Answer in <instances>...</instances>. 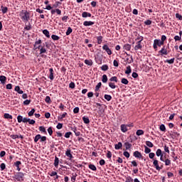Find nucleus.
<instances>
[{
  "instance_id": "1",
  "label": "nucleus",
  "mask_w": 182,
  "mask_h": 182,
  "mask_svg": "<svg viewBox=\"0 0 182 182\" xmlns=\"http://www.w3.org/2000/svg\"><path fill=\"white\" fill-rule=\"evenodd\" d=\"M19 16L21 21L26 23L31 20V12L27 10H21L19 13Z\"/></svg>"
},
{
  "instance_id": "2",
  "label": "nucleus",
  "mask_w": 182,
  "mask_h": 182,
  "mask_svg": "<svg viewBox=\"0 0 182 182\" xmlns=\"http://www.w3.org/2000/svg\"><path fill=\"white\" fill-rule=\"evenodd\" d=\"M24 176L25 174L23 173L18 172L14 175L13 178H15L16 180H17V181H23Z\"/></svg>"
},
{
  "instance_id": "3",
  "label": "nucleus",
  "mask_w": 182,
  "mask_h": 182,
  "mask_svg": "<svg viewBox=\"0 0 182 182\" xmlns=\"http://www.w3.org/2000/svg\"><path fill=\"white\" fill-rule=\"evenodd\" d=\"M102 49L107 52V55H112V50L109 49V46L105 44L102 46Z\"/></svg>"
},
{
  "instance_id": "4",
  "label": "nucleus",
  "mask_w": 182,
  "mask_h": 182,
  "mask_svg": "<svg viewBox=\"0 0 182 182\" xmlns=\"http://www.w3.org/2000/svg\"><path fill=\"white\" fill-rule=\"evenodd\" d=\"M133 156L136 159H143V155H141V153L139 151H135L133 154Z\"/></svg>"
},
{
  "instance_id": "5",
  "label": "nucleus",
  "mask_w": 182,
  "mask_h": 182,
  "mask_svg": "<svg viewBox=\"0 0 182 182\" xmlns=\"http://www.w3.org/2000/svg\"><path fill=\"white\" fill-rule=\"evenodd\" d=\"M159 53H160L161 55V56H163V55H168V52H167V48H166V46H164L159 51Z\"/></svg>"
},
{
  "instance_id": "6",
  "label": "nucleus",
  "mask_w": 182,
  "mask_h": 182,
  "mask_svg": "<svg viewBox=\"0 0 182 182\" xmlns=\"http://www.w3.org/2000/svg\"><path fill=\"white\" fill-rule=\"evenodd\" d=\"M142 48H143V46L141 45V42L136 41V46H134V50H141Z\"/></svg>"
},
{
  "instance_id": "7",
  "label": "nucleus",
  "mask_w": 182,
  "mask_h": 182,
  "mask_svg": "<svg viewBox=\"0 0 182 182\" xmlns=\"http://www.w3.org/2000/svg\"><path fill=\"white\" fill-rule=\"evenodd\" d=\"M153 164H154L156 170H158L159 171H160V170H161V168L160 167V166H159V161L157 159L154 160Z\"/></svg>"
},
{
  "instance_id": "8",
  "label": "nucleus",
  "mask_w": 182,
  "mask_h": 182,
  "mask_svg": "<svg viewBox=\"0 0 182 182\" xmlns=\"http://www.w3.org/2000/svg\"><path fill=\"white\" fill-rule=\"evenodd\" d=\"M51 15H55V14H57V15H62V11H60V9H51Z\"/></svg>"
},
{
  "instance_id": "9",
  "label": "nucleus",
  "mask_w": 182,
  "mask_h": 182,
  "mask_svg": "<svg viewBox=\"0 0 182 182\" xmlns=\"http://www.w3.org/2000/svg\"><path fill=\"white\" fill-rule=\"evenodd\" d=\"M65 156L69 158V160L73 159V155H72L70 149H67V151H65Z\"/></svg>"
},
{
  "instance_id": "10",
  "label": "nucleus",
  "mask_w": 182,
  "mask_h": 182,
  "mask_svg": "<svg viewBox=\"0 0 182 182\" xmlns=\"http://www.w3.org/2000/svg\"><path fill=\"white\" fill-rule=\"evenodd\" d=\"M21 164H22V162H21L20 161H17L14 163V166H16L17 171H21Z\"/></svg>"
},
{
  "instance_id": "11",
  "label": "nucleus",
  "mask_w": 182,
  "mask_h": 182,
  "mask_svg": "<svg viewBox=\"0 0 182 182\" xmlns=\"http://www.w3.org/2000/svg\"><path fill=\"white\" fill-rule=\"evenodd\" d=\"M129 130V128L127 127V124H122L121 125V131L122 133H126Z\"/></svg>"
},
{
  "instance_id": "12",
  "label": "nucleus",
  "mask_w": 182,
  "mask_h": 182,
  "mask_svg": "<svg viewBox=\"0 0 182 182\" xmlns=\"http://www.w3.org/2000/svg\"><path fill=\"white\" fill-rule=\"evenodd\" d=\"M50 75H49V79L50 80H53L55 79V77L53 76V68L49 69Z\"/></svg>"
},
{
  "instance_id": "13",
  "label": "nucleus",
  "mask_w": 182,
  "mask_h": 182,
  "mask_svg": "<svg viewBox=\"0 0 182 182\" xmlns=\"http://www.w3.org/2000/svg\"><path fill=\"white\" fill-rule=\"evenodd\" d=\"M82 18H90L92 16V14L87 11H84L82 14Z\"/></svg>"
},
{
  "instance_id": "14",
  "label": "nucleus",
  "mask_w": 182,
  "mask_h": 182,
  "mask_svg": "<svg viewBox=\"0 0 182 182\" xmlns=\"http://www.w3.org/2000/svg\"><path fill=\"white\" fill-rule=\"evenodd\" d=\"M15 92H17L19 95H23V91L21 90L19 86H16L14 88Z\"/></svg>"
},
{
  "instance_id": "15",
  "label": "nucleus",
  "mask_w": 182,
  "mask_h": 182,
  "mask_svg": "<svg viewBox=\"0 0 182 182\" xmlns=\"http://www.w3.org/2000/svg\"><path fill=\"white\" fill-rule=\"evenodd\" d=\"M154 42L159 47L164 45V43L160 39H155Z\"/></svg>"
},
{
  "instance_id": "16",
  "label": "nucleus",
  "mask_w": 182,
  "mask_h": 182,
  "mask_svg": "<svg viewBox=\"0 0 182 182\" xmlns=\"http://www.w3.org/2000/svg\"><path fill=\"white\" fill-rule=\"evenodd\" d=\"M122 147H123V144H122V142H118V144L114 145L115 150H120Z\"/></svg>"
},
{
  "instance_id": "17",
  "label": "nucleus",
  "mask_w": 182,
  "mask_h": 182,
  "mask_svg": "<svg viewBox=\"0 0 182 182\" xmlns=\"http://www.w3.org/2000/svg\"><path fill=\"white\" fill-rule=\"evenodd\" d=\"M84 26H92V25H95V22L93 21H84Z\"/></svg>"
},
{
  "instance_id": "18",
  "label": "nucleus",
  "mask_w": 182,
  "mask_h": 182,
  "mask_svg": "<svg viewBox=\"0 0 182 182\" xmlns=\"http://www.w3.org/2000/svg\"><path fill=\"white\" fill-rule=\"evenodd\" d=\"M124 146H125L126 150H130L132 149V144L129 142H125Z\"/></svg>"
},
{
  "instance_id": "19",
  "label": "nucleus",
  "mask_w": 182,
  "mask_h": 182,
  "mask_svg": "<svg viewBox=\"0 0 182 182\" xmlns=\"http://www.w3.org/2000/svg\"><path fill=\"white\" fill-rule=\"evenodd\" d=\"M68 114V113L64 112L63 114H61L60 116L58 117V120L59 122L62 121V119H65V117H66V115Z\"/></svg>"
},
{
  "instance_id": "20",
  "label": "nucleus",
  "mask_w": 182,
  "mask_h": 182,
  "mask_svg": "<svg viewBox=\"0 0 182 182\" xmlns=\"http://www.w3.org/2000/svg\"><path fill=\"white\" fill-rule=\"evenodd\" d=\"M132 73V67L130 65H128L127 67V70L125 71L126 75H130Z\"/></svg>"
},
{
  "instance_id": "21",
  "label": "nucleus",
  "mask_w": 182,
  "mask_h": 182,
  "mask_svg": "<svg viewBox=\"0 0 182 182\" xmlns=\"http://www.w3.org/2000/svg\"><path fill=\"white\" fill-rule=\"evenodd\" d=\"M43 35H45V36H46V38H50V34L49 33V31H48L47 29L43 30Z\"/></svg>"
},
{
  "instance_id": "22",
  "label": "nucleus",
  "mask_w": 182,
  "mask_h": 182,
  "mask_svg": "<svg viewBox=\"0 0 182 182\" xmlns=\"http://www.w3.org/2000/svg\"><path fill=\"white\" fill-rule=\"evenodd\" d=\"M82 120L85 124H89L90 123V120H89V117H83Z\"/></svg>"
},
{
  "instance_id": "23",
  "label": "nucleus",
  "mask_w": 182,
  "mask_h": 182,
  "mask_svg": "<svg viewBox=\"0 0 182 182\" xmlns=\"http://www.w3.org/2000/svg\"><path fill=\"white\" fill-rule=\"evenodd\" d=\"M174 60H176V58H171L170 60H166L165 63H168L169 65H173L174 63Z\"/></svg>"
},
{
  "instance_id": "24",
  "label": "nucleus",
  "mask_w": 182,
  "mask_h": 182,
  "mask_svg": "<svg viewBox=\"0 0 182 182\" xmlns=\"http://www.w3.org/2000/svg\"><path fill=\"white\" fill-rule=\"evenodd\" d=\"M31 29H32V25L31 24V23H28V25L26 24V26L24 27V30L25 31H31Z\"/></svg>"
},
{
  "instance_id": "25",
  "label": "nucleus",
  "mask_w": 182,
  "mask_h": 182,
  "mask_svg": "<svg viewBox=\"0 0 182 182\" xmlns=\"http://www.w3.org/2000/svg\"><path fill=\"white\" fill-rule=\"evenodd\" d=\"M76 177H77V174L76 173H73L71 176V181L72 182L76 181Z\"/></svg>"
},
{
  "instance_id": "26",
  "label": "nucleus",
  "mask_w": 182,
  "mask_h": 182,
  "mask_svg": "<svg viewBox=\"0 0 182 182\" xmlns=\"http://www.w3.org/2000/svg\"><path fill=\"white\" fill-rule=\"evenodd\" d=\"M144 39V37L139 35L137 38L135 39L136 42H143V40Z\"/></svg>"
},
{
  "instance_id": "27",
  "label": "nucleus",
  "mask_w": 182,
  "mask_h": 182,
  "mask_svg": "<svg viewBox=\"0 0 182 182\" xmlns=\"http://www.w3.org/2000/svg\"><path fill=\"white\" fill-rule=\"evenodd\" d=\"M41 43H42V40H38L36 41L35 46H36V45H39L38 47L36 48V49H41Z\"/></svg>"
},
{
  "instance_id": "28",
  "label": "nucleus",
  "mask_w": 182,
  "mask_h": 182,
  "mask_svg": "<svg viewBox=\"0 0 182 182\" xmlns=\"http://www.w3.org/2000/svg\"><path fill=\"white\" fill-rule=\"evenodd\" d=\"M54 166L55 167H58V166H59V158H58V156H55Z\"/></svg>"
},
{
  "instance_id": "29",
  "label": "nucleus",
  "mask_w": 182,
  "mask_h": 182,
  "mask_svg": "<svg viewBox=\"0 0 182 182\" xmlns=\"http://www.w3.org/2000/svg\"><path fill=\"white\" fill-rule=\"evenodd\" d=\"M124 49L125 50H130L132 49V45H130V44H124Z\"/></svg>"
},
{
  "instance_id": "30",
  "label": "nucleus",
  "mask_w": 182,
  "mask_h": 182,
  "mask_svg": "<svg viewBox=\"0 0 182 182\" xmlns=\"http://www.w3.org/2000/svg\"><path fill=\"white\" fill-rule=\"evenodd\" d=\"M136 136H143L144 134V131L142 129H138L136 132Z\"/></svg>"
},
{
  "instance_id": "31",
  "label": "nucleus",
  "mask_w": 182,
  "mask_h": 182,
  "mask_svg": "<svg viewBox=\"0 0 182 182\" xmlns=\"http://www.w3.org/2000/svg\"><path fill=\"white\" fill-rule=\"evenodd\" d=\"M97 40L98 45H101L102 42H103V36H98L97 38Z\"/></svg>"
},
{
  "instance_id": "32",
  "label": "nucleus",
  "mask_w": 182,
  "mask_h": 182,
  "mask_svg": "<svg viewBox=\"0 0 182 182\" xmlns=\"http://www.w3.org/2000/svg\"><path fill=\"white\" fill-rule=\"evenodd\" d=\"M85 63L88 66H92V65H93V62L92 61V60H85Z\"/></svg>"
},
{
  "instance_id": "33",
  "label": "nucleus",
  "mask_w": 182,
  "mask_h": 182,
  "mask_svg": "<svg viewBox=\"0 0 182 182\" xmlns=\"http://www.w3.org/2000/svg\"><path fill=\"white\" fill-rule=\"evenodd\" d=\"M51 38L53 39V41H59L60 39V37L57 35L53 34L51 36Z\"/></svg>"
},
{
  "instance_id": "34",
  "label": "nucleus",
  "mask_w": 182,
  "mask_h": 182,
  "mask_svg": "<svg viewBox=\"0 0 182 182\" xmlns=\"http://www.w3.org/2000/svg\"><path fill=\"white\" fill-rule=\"evenodd\" d=\"M102 83H107V75L105 74L102 75Z\"/></svg>"
},
{
  "instance_id": "35",
  "label": "nucleus",
  "mask_w": 182,
  "mask_h": 182,
  "mask_svg": "<svg viewBox=\"0 0 182 182\" xmlns=\"http://www.w3.org/2000/svg\"><path fill=\"white\" fill-rule=\"evenodd\" d=\"M104 98L105 99V100H107V102H110V100H112V95H105Z\"/></svg>"
},
{
  "instance_id": "36",
  "label": "nucleus",
  "mask_w": 182,
  "mask_h": 182,
  "mask_svg": "<svg viewBox=\"0 0 182 182\" xmlns=\"http://www.w3.org/2000/svg\"><path fill=\"white\" fill-rule=\"evenodd\" d=\"M156 154L157 157H160L161 156H163V154L161 152V149H158L156 151Z\"/></svg>"
},
{
  "instance_id": "37",
  "label": "nucleus",
  "mask_w": 182,
  "mask_h": 182,
  "mask_svg": "<svg viewBox=\"0 0 182 182\" xmlns=\"http://www.w3.org/2000/svg\"><path fill=\"white\" fill-rule=\"evenodd\" d=\"M101 70L106 72V70H109V66L107 65H103L101 67Z\"/></svg>"
},
{
  "instance_id": "38",
  "label": "nucleus",
  "mask_w": 182,
  "mask_h": 182,
  "mask_svg": "<svg viewBox=\"0 0 182 182\" xmlns=\"http://www.w3.org/2000/svg\"><path fill=\"white\" fill-rule=\"evenodd\" d=\"M72 32H73V29H72L71 27H68L66 31L67 36H69V35H70Z\"/></svg>"
},
{
  "instance_id": "39",
  "label": "nucleus",
  "mask_w": 182,
  "mask_h": 182,
  "mask_svg": "<svg viewBox=\"0 0 182 182\" xmlns=\"http://www.w3.org/2000/svg\"><path fill=\"white\" fill-rule=\"evenodd\" d=\"M0 82L1 83H5V82H6V77H5L4 75H1L0 76Z\"/></svg>"
},
{
  "instance_id": "40",
  "label": "nucleus",
  "mask_w": 182,
  "mask_h": 182,
  "mask_svg": "<svg viewBox=\"0 0 182 182\" xmlns=\"http://www.w3.org/2000/svg\"><path fill=\"white\" fill-rule=\"evenodd\" d=\"M146 145L148 146V147H154V144H153V143H151V141H146Z\"/></svg>"
},
{
  "instance_id": "41",
  "label": "nucleus",
  "mask_w": 182,
  "mask_h": 182,
  "mask_svg": "<svg viewBox=\"0 0 182 182\" xmlns=\"http://www.w3.org/2000/svg\"><path fill=\"white\" fill-rule=\"evenodd\" d=\"M89 168H90V170H92V171H96V170H97L96 166H95L94 164H90Z\"/></svg>"
},
{
  "instance_id": "42",
  "label": "nucleus",
  "mask_w": 182,
  "mask_h": 182,
  "mask_svg": "<svg viewBox=\"0 0 182 182\" xmlns=\"http://www.w3.org/2000/svg\"><path fill=\"white\" fill-rule=\"evenodd\" d=\"M121 83H122L123 85H129V80L126 78H122L121 80Z\"/></svg>"
},
{
  "instance_id": "43",
  "label": "nucleus",
  "mask_w": 182,
  "mask_h": 182,
  "mask_svg": "<svg viewBox=\"0 0 182 182\" xmlns=\"http://www.w3.org/2000/svg\"><path fill=\"white\" fill-rule=\"evenodd\" d=\"M39 130L42 133H44L45 134H46V129L45 128V127H43V126L39 127Z\"/></svg>"
},
{
  "instance_id": "44",
  "label": "nucleus",
  "mask_w": 182,
  "mask_h": 182,
  "mask_svg": "<svg viewBox=\"0 0 182 182\" xmlns=\"http://www.w3.org/2000/svg\"><path fill=\"white\" fill-rule=\"evenodd\" d=\"M47 132L50 136H52V134H53V129H52V127H48Z\"/></svg>"
},
{
  "instance_id": "45",
  "label": "nucleus",
  "mask_w": 182,
  "mask_h": 182,
  "mask_svg": "<svg viewBox=\"0 0 182 182\" xmlns=\"http://www.w3.org/2000/svg\"><path fill=\"white\" fill-rule=\"evenodd\" d=\"M4 117V119H13L12 115L9 114V113H5Z\"/></svg>"
},
{
  "instance_id": "46",
  "label": "nucleus",
  "mask_w": 182,
  "mask_h": 182,
  "mask_svg": "<svg viewBox=\"0 0 182 182\" xmlns=\"http://www.w3.org/2000/svg\"><path fill=\"white\" fill-rule=\"evenodd\" d=\"M1 11L3 12V14H6V12H8V7L1 6Z\"/></svg>"
},
{
  "instance_id": "47",
  "label": "nucleus",
  "mask_w": 182,
  "mask_h": 182,
  "mask_svg": "<svg viewBox=\"0 0 182 182\" xmlns=\"http://www.w3.org/2000/svg\"><path fill=\"white\" fill-rule=\"evenodd\" d=\"M17 121L18 123H22V122L23 121V117H22L21 115H18L17 117Z\"/></svg>"
},
{
  "instance_id": "48",
  "label": "nucleus",
  "mask_w": 182,
  "mask_h": 182,
  "mask_svg": "<svg viewBox=\"0 0 182 182\" xmlns=\"http://www.w3.org/2000/svg\"><path fill=\"white\" fill-rule=\"evenodd\" d=\"M41 140V134H37L34 138L35 143H38Z\"/></svg>"
},
{
  "instance_id": "49",
  "label": "nucleus",
  "mask_w": 182,
  "mask_h": 182,
  "mask_svg": "<svg viewBox=\"0 0 182 182\" xmlns=\"http://www.w3.org/2000/svg\"><path fill=\"white\" fill-rule=\"evenodd\" d=\"M164 163H165V166H170L171 164V161L168 159H166L164 161Z\"/></svg>"
},
{
  "instance_id": "50",
  "label": "nucleus",
  "mask_w": 182,
  "mask_h": 182,
  "mask_svg": "<svg viewBox=\"0 0 182 182\" xmlns=\"http://www.w3.org/2000/svg\"><path fill=\"white\" fill-rule=\"evenodd\" d=\"M109 80H110V82H116V83H117V82H118L117 77H116V76L112 77L109 79Z\"/></svg>"
},
{
  "instance_id": "51",
  "label": "nucleus",
  "mask_w": 182,
  "mask_h": 182,
  "mask_svg": "<svg viewBox=\"0 0 182 182\" xmlns=\"http://www.w3.org/2000/svg\"><path fill=\"white\" fill-rule=\"evenodd\" d=\"M42 53H46V48L43 47L40 48V55H42Z\"/></svg>"
},
{
  "instance_id": "52",
  "label": "nucleus",
  "mask_w": 182,
  "mask_h": 182,
  "mask_svg": "<svg viewBox=\"0 0 182 182\" xmlns=\"http://www.w3.org/2000/svg\"><path fill=\"white\" fill-rule=\"evenodd\" d=\"M0 168H1V171H4V170H5V168H6V165H5L4 163L1 164Z\"/></svg>"
},
{
  "instance_id": "53",
  "label": "nucleus",
  "mask_w": 182,
  "mask_h": 182,
  "mask_svg": "<svg viewBox=\"0 0 182 182\" xmlns=\"http://www.w3.org/2000/svg\"><path fill=\"white\" fill-rule=\"evenodd\" d=\"M123 154L127 159H129V157H130V154L127 151H124Z\"/></svg>"
},
{
  "instance_id": "54",
  "label": "nucleus",
  "mask_w": 182,
  "mask_h": 182,
  "mask_svg": "<svg viewBox=\"0 0 182 182\" xmlns=\"http://www.w3.org/2000/svg\"><path fill=\"white\" fill-rule=\"evenodd\" d=\"M102 86V82H99L95 87V92H97Z\"/></svg>"
},
{
  "instance_id": "55",
  "label": "nucleus",
  "mask_w": 182,
  "mask_h": 182,
  "mask_svg": "<svg viewBox=\"0 0 182 182\" xmlns=\"http://www.w3.org/2000/svg\"><path fill=\"white\" fill-rule=\"evenodd\" d=\"M145 147V153H146V154H149V153H151V149H150V148H149V147H147V146H144Z\"/></svg>"
},
{
  "instance_id": "56",
  "label": "nucleus",
  "mask_w": 182,
  "mask_h": 182,
  "mask_svg": "<svg viewBox=\"0 0 182 182\" xmlns=\"http://www.w3.org/2000/svg\"><path fill=\"white\" fill-rule=\"evenodd\" d=\"M161 132H166V126L164 124H161L160 127H159Z\"/></svg>"
},
{
  "instance_id": "57",
  "label": "nucleus",
  "mask_w": 182,
  "mask_h": 182,
  "mask_svg": "<svg viewBox=\"0 0 182 182\" xmlns=\"http://www.w3.org/2000/svg\"><path fill=\"white\" fill-rule=\"evenodd\" d=\"M70 136H72V132H66L65 134V139H69V137H70Z\"/></svg>"
},
{
  "instance_id": "58",
  "label": "nucleus",
  "mask_w": 182,
  "mask_h": 182,
  "mask_svg": "<svg viewBox=\"0 0 182 182\" xmlns=\"http://www.w3.org/2000/svg\"><path fill=\"white\" fill-rule=\"evenodd\" d=\"M34 113H35V109L33 108V109L28 112V116H29V117L33 116Z\"/></svg>"
},
{
  "instance_id": "59",
  "label": "nucleus",
  "mask_w": 182,
  "mask_h": 182,
  "mask_svg": "<svg viewBox=\"0 0 182 182\" xmlns=\"http://www.w3.org/2000/svg\"><path fill=\"white\" fill-rule=\"evenodd\" d=\"M75 82H71L70 84H69V87L70 88V89H75Z\"/></svg>"
},
{
  "instance_id": "60",
  "label": "nucleus",
  "mask_w": 182,
  "mask_h": 182,
  "mask_svg": "<svg viewBox=\"0 0 182 182\" xmlns=\"http://www.w3.org/2000/svg\"><path fill=\"white\" fill-rule=\"evenodd\" d=\"M109 86L111 87V89H116V85H114L113 82H109Z\"/></svg>"
},
{
  "instance_id": "61",
  "label": "nucleus",
  "mask_w": 182,
  "mask_h": 182,
  "mask_svg": "<svg viewBox=\"0 0 182 182\" xmlns=\"http://www.w3.org/2000/svg\"><path fill=\"white\" fill-rule=\"evenodd\" d=\"M173 39L175 40L176 42H177V41H181V36H175Z\"/></svg>"
},
{
  "instance_id": "62",
  "label": "nucleus",
  "mask_w": 182,
  "mask_h": 182,
  "mask_svg": "<svg viewBox=\"0 0 182 182\" xmlns=\"http://www.w3.org/2000/svg\"><path fill=\"white\" fill-rule=\"evenodd\" d=\"M31 103V100H26L24 102H23V105L25 106H28V105H30Z\"/></svg>"
},
{
  "instance_id": "63",
  "label": "nucleus",
  "mask_w": 182,
  "mask_h": 182,
  "mask_svg": "<svg viewBox=\"0 0 182 182\" xmlns=\"http://www.w3.org/2000/svg\"><path fill=\"white\" fill-rule=\"evenodd\" d=\"M107 159H112V152L110 151H107Z\"/></svg>"
},
{
  "instance_id": "64",
  "label": "nucleus",
  "mask_w": 182,
  "mask_h": 182,
  "mask_svg": "<svg viewBox=\"0 0 182 182\" xmlns=\"http://www.w3.org/2000/svg\"><path fill=\"white\" fill-rule=\"evenodd\" d=\"M28 123L30 124H35L36 122L33 119H28Z\"/></svg>"
}]
</instances>
